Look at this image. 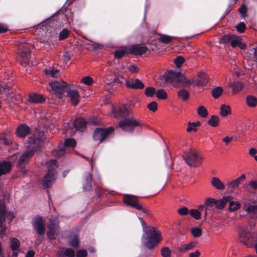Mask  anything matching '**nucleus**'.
Instances as JSON below:
<instances>
[{
    "mask_svg": "<svg viewBox=\"0 0 257 257\" xmlns=\"http://www.w3.org/2000/svg\"><path fill=\"white\" fill-rule=\"evenodd\" d=\"M144 231L145 234L142 238L143 244L149 249L153 248L161 240V233L154 227H146Z\"/></svg>",
    "mask_w": 257,
    "mask_h": 257,
    "instance_id": "f257e3e1",
    "label": "nucleus"
},
{
    "mask_svg": "<svg viewBox=\"0 0 257 257\" xmlns=\"http://www.w3.org/2000/svg\"><path fill=\"white\" fill-rule=\"evenodd\" d=\"M13 212H6L5 204L3 200H0V237L1 238L6 236L7 227L5 223L7 217L10 221V223L15 217Z\"/></svg>",
    "mask_w": 257,
    "mask_h": 257,
    "instance_id": "f03ea898",
    "label": "nucleus"
},
{
    "mask_svg": "<svg viewBox=\"0 0 257 257\" xmlns=\"http://www.w3.org/2000/svg\"><path fill=\"white\" fill-rule=\"evenodd\" d=\"M163 78L167 83L171 84L174 87L179 86L180 84H187L186 78L180 72L169 71L164 74Z\"/></svg>",
    "mask_w": 257,
    "mask_h": 257,
    "instance_id": "7ed1b4c3",
    "label": "nucleus"
},
{
    "mask_svg": "<svg viewBox=\"0 0 257 257\" xmlns=\"http://www.w3.org/2000/svg\"><path fill=\"white\" fill-rule=\"evenodd\" d=\"M48 168V173L44 177L43 185L45 187H50L55 178V169L58 167L56 160H51L46 163Z\"/></svg>",
    "mask_w": 257,
    "mask_h": 257,
    "instance_id": "20e7f679",
    "label": "nucleus"
},
{
    "mask_svg": "<svg viewBox=\"0 0 257 257\" xmlns=\"http://www.w3.org/2000/svg\"><path fill=\"white\" fill-rule=\"evenodd\" d=\"M182 157L188 165L195 167L201 164L202 161V158L198 155L197 151L193 149L184 152Z\"/></svg>",
    "mask_w": 257,
    "mask_h": 257,
    "instance_id": "39448f33",
    "label": "nucleus"
},
{
    "mask_svg": "<svg viewBox=\"0 0 257 257\" xmlns=\"http://www.w3.org/2000/svg\"><path fill=\"white\" fill-rule=\"evenodd\" d=\"M69 85L62 80L50 82L48 90L53 94H63L66 91V87Z\"/></svg>",
    "mask_w": 257,
    "mask_h": 257,
    "instance_id": "423d86ee",
    "label": "nucleus"
},
{
    "mask_svg": "<svg viewBox=\"0 0 257 257\" xmlns=\"http://www.w3.org/2000/svg\"><path fill=\"white\" fill-rule=\"evenodd\" d=\"M76 145V142L73 139H68L65 141L64 144H60L58 149L54 150L52 154L54 156L59 158L63 156L67 151V147H74Z\"/></svg>",
    "mask_w": 257,
    "mask_h": 257,
    "instance_id": "0eeeda50",
    "label": "nucleus"
},
{
    "mask_svg": "<svg viewBox=\"0 0 257 257\" xmlns=\"http://www.w3.org/2000/svg\"><path fill=\"white\" fill-rule=\"evenodd\" d=\"M140 125L139 121L131 118H125L118 123V126L126 132H132L136 126Z\"/></svg>",
    "mask_w": 257,
    "mask_h": 257,
    "instance_id": "6e6552de",
    "label": "nucleus"
},
{
    "mask_svg": "<svg viewBox=\"0 0 257 257\" xmlns=\"http://www.w3.org/2000/svg\"><path fill=\"white\" fill-rule=\"evenodd\" d=\"M119 83L118 78L111 75V73L107 72L105 76V88L109 91L110 89H115Z\"/></svg>",
    "mask_w": 257,
    "mask_h": 257,
    "instance_id": "1a4fd4ad",
    "label": "nucleus"
},
{
    "mask_svg": "<svg viewBox=\"0 0 257 257\" xmlns=\"http://www.w3.org/2000/svg\"><path fill=\"white\" fill-rule=\"evenodd\" d=\"M113 130V127H109L106 129L97 128L94 132V139L101 143Z\"/></svg>",
    "mask_w": 257,
    "mask_h": 257,
    "instance_id": "9d476101",
    "label": "nucleus"
},
{
    "mask_svg": "<svg viewBox=\"0 0 257 257\" xmlns=\"http://www.w3.org/2000/svg\"><path fill=\"white\" fill-rule=\"evenodd\" d=\"M31 46V45L28 43H24L22 45L20 52V56L23 59V60L21 61L22 65H26L29 62Z\"/></svg>",
    "mask_w": 257,
    "mask_h": 257,
    "instance_id": "9b49d317",
    "label": "nucleus"
},
{
    "mask_svg": "<svg viewBox=\"0 0 257 257\" xmlns=\"http://www.w3.org/2000/svg\"><path fill=\"white\" fill-rule=\"evenodd\" d=\"M33 226L38 234L42 235L45 231V224L43 218L40 216L36 217L33 221Z\"/></svg>",
    "mask_w": 257,
    "mask_h": 257,
    "instance_id": "f8f14e48",
    "label": "nucleus"
},
{
    "mask_svg": "<svg viewBox=\"0 0 257 257\" xmlns=\"http://www.w3.org/2000/svg\"><path fill=\"white\" fill-rule=\"evenodd\" d=\"M208 81V76L204 73L201 72L198 74V78L195 80L187 81V84L193 85V86H203Z\"/></svg>",
    "mask_w": 257,
    "mask_h": 257,
    "instance_id": "ddd939ff",
    "label": "nucleus"
},
{
    "mask_svg": "<svg viewBox=\"0 0 257 257\" xmlns=\"http://www.w3.org/2000/svg\"><path fill=\"white\" fill-rule=\"evenodd\" d=\"M241 40V39L240 37L230 35L223 37L220 40L219 42L220 43H226L227 42H230L232 47H235L240 44Z\"/></svg>",
    "mask_w": 257,
    "mask_h": 257,
    "instance_id": "4468645a",
    "label": "nucleus"
},
{
    "mask_svg": "<svg viewBox=\"0 0 257 257\" xmlns=\"http://www.w3.org/2000/svg\"><path fill=\"white\" fill-rule=\"evenodd\" d=\"M137 197L131 195H126L123 197V201L127 205L137 209H142V206L139 203Z\"/></svg>",
    "mask_w": 257,
    "mask_h": 257,
    "instance_id": "2eb2a0df",
    "label": "nucleus"
},
{
    "mask_svg": "<svg viewBox=\"0 0 257 257\" xmlns=\"http://www.w3.org/2000/svg\"><path fill=\"white\" fill-rule=\"evenodd\" d=\"M156 94V96H167L169 94L164 89H159L157 90L153 87H148L145 89V94L147 96H153Z\"/></svg>",
    "mask_w": 257,
    "mask_h": 257,
    "instance_id": "dca6fc26",
    "label": "nucleus"
},
{
    "mask_svg": "<svg viewBox=\"0 0 257 257\" xmlns=\"http://www.w3.org/2000/svg\"><path fill=\"white\" fill-rule=\"evenodd\" d=\"M58 227V224L55 221L52 219L50 220L47 226V235L49 238L50 239H55V235L57 232Z\"/></svg>",
    "mask_w": 257,
    "mask_h": 257,
    "instance_id": "f3484780",
    "label": "nucleus"
},
{
    "mask_svg": "<svg viewBox=\"0 0 257 257\" xmlns=\"http://www.w3.org/2000/svg\"><path fill=\"white\" fill-rule=\"evenodd\" d=\"M34 150H29L24 152L18 161V165L21 166L28 163L30 158L34 155Z\"/></svg>",
    "mask_w": 257,
    "mask_h": 257,
    "instance_id": "a211bd4d",
    "label": "nucleus"
},
{
    "mask_svg": "<svg viewBox=\"0 0 257 257\" xmlns=\"http://www.w3.org/2000/svg\"><path fill=\"white\" fill-rule=\"evenodd\" d=\"M245 175L242 174L236 179L231 181H229L227 184L228 189L231 192L234 191L235 189L238 188L239 185L240 184L242 181L245 179Z\"/></svg>",
    "mask_w": 257,
    "mask_h": 257,
    "instance_id": "6ab92c4d",
    "label": "nucleus"
},
{
    "mask_svg": "<svg viewBox=\"0 0 257 257\" xmlns=\"http://www.w3.org/2000/svg\"><path fill=\"white\" fill-rule=\"evenodd\" d=\"M127 87L132 89H142L145 85L139 79H131L125 81Z\"/></svg>",
    "mask_w": 257,
    "mask_h": 257,
    "instance_id": "aec40b11",
    "label": "nucleus"
},
{
    "mask_svg": "<svg viewBox=\"0 0 257 257\" xmlns=\"http://www.w3.org/2000/svg\"><path fill=\"white\" fill-rule=\"evenodd\" d=\"M148 48L146 46L140 45H134L128 49V53L135 55H142L145 53Z\"/></svg>",
    "mask_w": 257,
    "mask_h": 257,
    "instance_id": "412c9836",
    "label": "nucleus"
},
{
    "mask_svg": "<svg viewBox=\"0 0 257 257\" xmlns=\"http://www.w3.org/2000/svg\"><path fill=\"white\" fill-rule=\"evenodd\" d=\"M129 114V110L127 105H122L120 106L118 110L114 111V116L116 118H119L126 116Z\"/></svg>",
    "mask_w": 257,
    "mask_h": 257,
    "instance_id": "4be33fe9",
    "label": "nucleus"
},
{
    "mask_svg": "<svg viewBox=\"0 0 257 257\" xmlns=\"http://www.w3.org/2000/svg\"><path fill=\"white\" fill-rule=\"evenodd\" d=\"M41 143L42 140L39 138L35 136L29 138V147L32 149L31 150H34L35 152L41 146Z\"/></svg>",
    "mask_w": 257,
    "mask_h": 257,
    "instance_id": "5701e85b",
    "label": "nucleus"
},
{
    "mask_svg": "<svg viewBox=\"0 0 257 257\" xmlns=\"http://www.w3.org/2000/svg\"><path fill=\"white\" fill-rule=\"evenodd\" d=\"M30 127L26 124H21L17 129V135L21 138L25 137L30 133Z\"/></svg>",
    "mask_w": 257,
    "mask_h": 257,
    "instance_id": "b1692460",
    "label": "nucleus"
},
{
    "mask_svg": "<svg viewBox=\"0 0 257 257\" xmlns=\"http://www.w3.org/2000/svg\"><path fill=\"white\" fill-rule=\"evenodd\" d=\"M68 87H66L67 95L68 96H77L79 95V91L77 90L78 86L73 83H68Z\"/></svg>",
    "mask_w": 257,
    "mask_h": 257,
    "instance_id": "393cba45",
    "label": "nucleus"
},
{
    "mask_svg": "<svg viewBox=\"0 0 257 257\" xmlns=\"http://www.w3.org/2000/svg\"><path fill=\"white\" fill-rule=\"evenodd\" d=\"M211 184L213 187L219 190H223L225 185L217 177H214L211 179Z\"/></svg>",
    "mask_w": 257,
    "mask_h": 257,
    "instance_id": "a878e982",
    "label": "nucleus"
},
{
    "mask_svg": "<svg viewBox=\"0 0 257 257\" xmlns=\"http://www.w3.org/2000/svg\"><path fill=\"white\" fill-rule=\"evenodd\" d=\"M11 166L10 162L3 161L0 163V176L8 173L11 170Z\"/></svg>",
    "mask_w": 257,
    "mask_h": 257,
    "instance_id": "bb28decb",
    "label": "nucleus"
},
{
    "mask_svg": "<svg viewBox=\"0 0 257 257\" xmlns=\"http://www.w3.org/2000/svg\"><path fill=\"white\" fill-rule=\"evenodd\" d=\"M13 95L14 96H17V95H20L21 94L19 93H14L13 90H11L9 87L3 86L0 84V95Z\"/></svg>",
    "mask_w": 257,
    "mask_h": 257,
    "instance_id": "cd10ccee",
    "label": "nucleus"
},
{
    "mask_svg": "<svg viewBox=\"0 0 257 257\" xmlns=\"http://www.w3.org/2000/svg\"><path fill=\"white\" fill-rule=\"evenodd\" d=\"M231 199V197L230 196H226L219 200H215V207L218 209L223 208L225 204L229 201Z\"/></svg>",
    "mask_w": 257,
    "mask_h": 257,
    "instance_id": "c85d7f7f",
    "label": "nucleus"
},
{
    "mask_svg": "<svg viewBox=\"0 0 257 257\" xmlns=\"http://www.w3.org/2000/svg\"><path fill=\"white\" fill-rule=\"evenodd\" d=\"M44 73L46 75H50L53 78H57L59 76V70L54 68L50 67L44 70Z\"/></svg>",
    "mask_w": 257,
    "mask_h": 257,
    "instance_id": "c756f323",
    "label": "nucleus"
},
{
    "mask_svg": "<svg viewBox=\"0 0 257 257\" xmlns=\"http://www.w3.org/2000/svg\"><path fill=\"white\" fill-rule=\"evenodd\" d=\"M243 83L239 81L233 82L230 84V87L232 88L234 93L240 91L243 88Z\"/></svg>",
    "mask_w": 257,
    "mask_h": 257,
    "instance_id": "7c9ffc66",
    "label": "nucleus"
},
{
    "mask_svg": "<svg viewBox=\"0 0 257 257\" xmlns=\"http://www.w3.org/2000/svg\"><path fill=\"white\" fill-rule=\"evenodd\" d=\"M0 143L5 146H9L12 143V141L10 136L2 133L0 135Z\"/></svg>",
    "mask_w": 257,
    "mask_h": 257,
    "instance_id": "2f4dec72",
    "label": "nucleus"
},
{
    "mask_svg": "<svg viewBox=\"0 0 257 257\" xmlns=\"http://www.w3.org/2000/svg\"><path fill=\"white\" fill-rule=\"evenodd\" d=\"M86 123V122L83 118H79L73 122V125L76 130H80L85 126Z\"/></svg>",
    "mask_w": 257,
    "mask_h": 257,
    "instance_id": "473e14b6",
    "label": "nucleus"
},
{
    "mask_svg": "<svg viewBox=\"0 0 257 257\" xmlns=\"http://www.w3.org/2000/svg\"><path fill=\"white\" fill-rule=\"evenodd\" d=\"M159 36L160 37L158 39L159 42L166 44L171 43L175 39V37L164 34H160Z\"/></svg>",
    "mask_w": 257,
    "mask_h": 257,
    "instance_id": "72a5a7b5",
    "label": "nucleus"
},
{
    "mask_svg": "<svg viewBox=\"0 0 257 257\" xmlns=\"http://www.w3.org/2000/svg\"><path fill=\"white\" fill-rule=\"evenodd\" d=\"M20 242L16 238H12L10 240V247L13 251H16L19 248Z\"/></svg>",
    "mask_w": 257,
    "mask_h": 257,
    "instance_id": "f704fd0d",
    "label": "nucleus"
},
{
    "mask_svg": "<svg viewBox=\"0 0 257 257\" xmlns=\"http://www.w3.org/2000/svg\"><path fill=\"white\" fill-rule=\"evenodd\" d=\"M127 53H128V49H127L125 47H122L115 51L114 56L115 58L119 59Z\"/></svg>",
    "mask_w": 257,
    "mask_h": 257,
    "instance_id": "c9c22d12",
    "label": "nucleus"
},
{
    "mask_svg": "<svg viewBox=\"0 0 257 257\" xmlns=\"http://www.w3.org/2000/svg\"><path fill=\"white\" fill-rule=\"evenodd\" d=\"M205 205L206 207L205 210V216H206L207 210H209V208L215 205V199L210 198L207 199L205 202Z\"/></svg>",
    "mask_w": 257,
    "mask_h": 257,
    "instance_id": "e433bc0d",
    "label": "nucleus"
},
{
    "mask_svg": "<svg viewBox=\"0 0 257 257\" xmlns=\"http://www.w3.org/2000/svg\"><path fill=\"white\" fill-rule=\"evenodd\" d=\"M94 82L93 78L89 76L83 77L80 80L81 83L84 84L87 86H91Z\"/></svg>",
    "mask_w": 257,
    "mask_h": 257,
    "instance_id": "4c0bfd02",
    "label": "nucleus"
},
{
    "mask_svg": "<svg viewBox=\"0 0 257 257\" xmlns=\"http://www.w3.org/2000/svg\"><path fill=\"white\" fill-rule=\"evenodd\" d=\"M208 123L212 127L217 126L219 122V118L216 115H212L208 120Z\"/></svg>",
    "mask_w": 257,
    "mask_h": 257,
    "instance_id": "58836bf2",
    "label": "nucleus"
},
{
    "mask_svg": "<svg viewBox=\"0 0 257 257\" xmlns=\"http://www.w3.org/2000/svg\"><path fill=\"white\" fill-rule=\"evenodd\" d=\"M230 113V108L229 105L222 104L220 107V114L222 116H226Z\"/></svg>",
    "mask_w": 257,
    "mask_h": 257,
    "instance_id": "ea45409f",
    "label": "nucleus"
},
{
    "mask_svg": "<svg viewBox=\"0 0 257 257\" xmlns=\"http://www.w3.org/2000/svg\"><path fill=\"white\" fill-rule=\"evenodd\" d=\"M240 237L242 238L243 240L241 241L244 244L248 245V241L246 240L249 239V233L247 230H243L240 233Z\"/></svg>",
    "mask_w": 257,
    "mask_h": 257,
    "instance_id": "a19ab883",
    "label": "nucleus"
},
{
    "mask_svg": "<svg viewBox=\"0 0 257 257\" xmlns=\"http://www.w3.org/2000/svg\"><path fill=\"white\" fill-rule=\"evenodd\" d=\"M244 207L245 211L249 213H257V205H247L244 204Z\"/></svg>",
    "mask_w": 257,
    "mask_h": 257,
    "instance_id": "79ce46f5",
    "label": "nucleus"
},
{
    "mask_svg": "<svg viewBox=\"0 0 257 257\" xmlns=\"http://www.w3.org/2000/svg\"><path fill=\"white\" fill-rule=\"evenodd\" d=\"M28 102L31 103H41L45 101V97H28Z\"/></svg>",
    "mask_w": 257,
    "mask_h": 257,
    "instance_id": "37998d69",
    "label": "nucleus"
},
{
    "mask_svg": "<svg viewBox=\"0 0 257 257\" xmlns=\"http://www.w3.org/2000/svg\"><path fill=\"white\" fill-rule=\"evenodd\" d=\"M92 179L91 175L89 173H87L85 176L86 184L84 187L86 190H90L91 188V181Z\"/></svg>",
    "mask_w": 257,
    "mask_h": 257,
    "instance_id": "c03bdc74",
    "label": "nucleus"
},
{
    "mask_svg": "<svg viewBox=\"0 0 257 257\" xmlns=\"http://www.w3.org/2000/svg\"><path fill=\"white\" fill-rule=\"evenodd\" d=\"M246 103L249 107H254L257 104L256 97H246Z\"/></svg>",
    "mask_w": 257,
    "mask_h": 257,
    "instance_id": "a18cd8bd",
    "label": "nucleus"
},
{
    "mask_svg": "<svg viewBox=\"0 0 257 257\" xmlns=\"http://www.w3.org/2000/svg\"><path fill=\"white\" fill-rule=\"evenodd\" d=\"M200 122L199 121H197L196 122H189L188 123V127L187 128V131L188 132H190L192 131H193L194 132L196 131V127L200 125Z\"/></svg>",
    "mask_w": 257,
    "mask_h": 257,
    "instance_id": "49530a36",
    "label": "nucleus"
},
{
    "mask_svg": "<svg viewBox=\"0 0 257 257\" xmlns=\"http://www.w3.org/2000/svg\"><path fill=\"white\" fill-rule=\"evenodd\" d=\"M198 114L202 117H205L208 115V111L205 107L203 106H200L197 109Z\"/></svg>",
    "mask_w": 257,
    "mask_h": 257,
    "instance_id": "de8ad7c7",
    "label": "nucleus"
},
{
    "mask_svg": "<svg viewBox=\"0 0 257 257\" xmlns=\"http://www.w3.org/2000/svg\"><path fill=\"white\" fill-rule=\"evenodd\" d=\"M69 243L74 247H79V239L78 236L75 235L72 237L69 240Z\"/></svg>",
    "mask_w": 257,
    "mask_h": 257,
    "instance_id": "09e8293b",
    "label": "nucleus"
},
{
    "mask_svg": "<svg viewBox=\"0 0 257 257\" xmlns=\"http://www.w3.org/2000/svg\"><path fill=\"white\" fill-rule=\"evenodd\" d=\"M223 89L222 87L218 86L211 91L212 96H220L222 94Z\"/></svg>",
    "mask_w": 257,
    "mask_h": 257,
    "instance_id": "8fccbe9b",
    "label": "nucleus"
},
{
    "mask_svg": "<svg viewBox=\"0 0 257 257\" xmlns=\"http://www.w3.org/2000/svg\"><path fill=\"white\" fill-rule=\"evenodd\" d=\"M229 210L230 211H234L238 209L240 207V204L238 202H234L232 201H229Z\"/></svg>",
    "mask_w": 257,
    "mask_h": 257,
    "instance_id": "3c124183",
    "label": "nucleus"
},
{
    "mask_svg": "<svg viewBox=\"0 0 257 257\" xmlns=\"http://www.w3.org/2000/svg\"><path fill=\"white\" fill-rule=\"evenodd\" d=\"M161 254L163 257H170L171 250L168 247H163L161 249Z\"/></svg>",
    "mask_w": 257,
    "mask_h": 257,
    "instance_id": "603ef678",
    "label": "nucleus"
},
{
    "mask_svg": "<svg viewBox=\"0 0 257 257\" xmlns=\"http://www.w3.org/2000/svg\"><path fill=\"white\" fill-rule=\"evenodd\" d=\"M191 231L192 235L196 237H199L202 234L201 229L198 227L192 228Z\"/></svg>",
    "mask_w": 257,
    "mask_h": 257,
    "instance_id": "864d4df0",
    "label": "nucleus"
},
{
    "mask_svg": "<svg viewBox=\"0 0 257 257\" xmlns=\"http://www.w3.org/2000/svg\"><path fill=\"white\" fill-rule=\"evenodd\" d=\"M69 35V31L67 29H64L61 31L59 35V39L63 40L66 39Z\"/></svg>",
    "mask_w": 257,
    "mask_h": 257,
    "instance_id": "5fc2aeb1",
    "label": "nucleus"
},
{
    "mask_svg": "<svg viewBox=\"0 0 257 257\" xmlns=\"http://www.w3.org/2000/svg\"><path fill=\"white\" fill-rule=\"evenodd\" d=\"M190 214L192 217H194L196 219L198 220L200 218V213L196 209H191L189 211Z\"/></svg>",
    "mask_w": 257,
    "mask_h": 257,
    "instance_id": "6e6d98bb",
    "label": "nucleus"
},
{
    "mask_svg": "<svg viewBox=\"0 0 257 257\" xmlns=\"http://www.w3.org/2000/svg\"><path fill=\"white\" fill-rule=\"evenodd\" d=\"M148 108L151 111L154 112L157 109V103L156 101H152L148 104Z\"/></svg>",
    "mask_w": 257,
    "mask_h": 257,
    "instance_id": "4d7b16f0",
    "label": "nucleus"
},
{
    "mask_svg": "<svg viewBox=\"0 0 257 257\" xmlns=\"http://www.w3.org/2000/svg\"><path fill=\"white\" fill-rule=\"evenodd\" d=\"M64 254L66 256L68 257H74L75 251L71 248H67L64 251Z\"/></svg>",
    "mask_w": 257,
    "mask_h": 257,
    "instance_id": "13d9d810",
    "label": "nucleus"
},
{
    "mask_svg": "<svg viewBox=\"0 0 257 257\" xmlns=\"http://www.w3.org/2000/svg\"><path fill=\"white\" fill-rule=\"evenodd\" d=\"M175 63L177 67H180V66L184 62V58L182 56H178L175 59Z\"/></svg>",
    "mask_w": 257,
    "mask_h": 257,
    "instance_id": "bf43d9fd",
    "label": "nucleus"
},
{
    "mask_svg": "<svg viewBox=\"0 0 257 257\" xmlns=\"http://www.w3.org/2000/svg\"><path fill=\"white\" fill-rule=\"evenodd\" d=\"M178 212L181 215H187L189 213L188 209L186 207H182L178 210Z\"/></svg>",
    "mask_w": 257,
    "mask_h": 257,
    "instance_id": "052dcab7",
    "label": "nucleus"
},
{
    "mask_svg": "<svg viewBox=\"0 0 257 257\" xmlns=\"http://www.w3.org/2000/svg\"><path fill=\"white\" fill-rule=\"evenodd\" d=\"M236 28L238 32L242 33L245 30V25L243 23H240L236 26Z\"/></svg>",
    "mask_w": 257,
    "mask_h": 257,
    "instance_id": "680f3d73",
    "label": "nucleus"
},
{
    "mask_svg": "<svg viewBox=\"0 0 257 257\" xmlns=\"http://www.w3.org/2000/svg\"><path fill=\"white\" fill-rule=\"evenodd\" d=\"M87 255V251L85 249H82L78 250L77 252L76 256L77 257H84Z\"/></svg>",
    "mask_w": 257,
    "mask_h": 257,
    "instance_id": "e2e57ef3",
    "label": "nucleus"
},
{
    "mask_svg": "<svg viewBox=\"0 0 257 257\" xmlns=\"http://www.w3.org/2000/svg\"><path fill=\"white\" fill-rule=\"evenodd\" d=\"M178 96H180V97L189 96L190 95L189 94L188 92L185 89L180 90V91H178Z\"/></svg>",
    "mask_w": 257,
    "mask_h": 257,
    "instance_id": "0e129e2a",
    "label": "nucleus"
},
{
    "mask_svg": "<svg viewBox=\"0 0 257 257\" xmlns=\"http://www.w3.org/2000/svg\"><path fill=\"white\" fill-rule=\"evenodd\" d=\"M71 55L70 53L69 52H65L64 54L63 55V61L64 62L67 63L68 62L71 58Z\"/></svg>",
    "mask_w": 257,
    "mask_h": 257,
    "instance_id": "69168bd1",
    "label": "nucleus"
},
{
    "mask_svg": "<svg viewBox=\"0 0 257 257\" xmlns=\"http://www.w3.org/2000/svg\"><path fill=\"white\" fill-rule=\"evenodd\" d=\"M178 251L182 252H185L189 250L186 244H182L178 247Z\"/></svg>",
    "mask_w": 257,
    "mask_h": 257,
    "instance_id": "338daca9",
    "label": "nucleus"
},
{
    "mask_svg": "<svg viewBox=\"0 0 257 257\" xmlns=\"http://www.w3.org/2000/svg\"><path fill=\"white\" fill-rule=\"evenodd\" d=\"M239 12L241 16L244 17L246 12V7L245 6H242L239 8Z\"/></svg>",
    "mask_w": 257,
    "mask_h": 257,
    "instance_id": "774afa93",
    "label": "nucleus"
}]
</instances>
